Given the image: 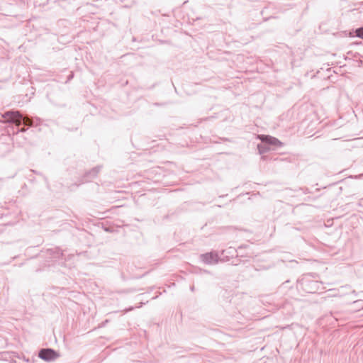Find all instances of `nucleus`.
I'll return each instance as SVG.
<instances>
[{
	"label": "nucleus",
	"instance_id": "nucleus-7",
	"mask_svg": "<svg viewBox=\"0 0 363 363\" xmlns=\"http://www.w3.org/2000/svg\"><path fill=\"white\" fill-rule=\"evenodd\" d=\"M257 149L259 154H264L269 151L270 147L269 145L266 143H263L257 145Z\"/></svg>",
	"mask_w": 363,
	"mask_h": 363
},
{
	"label": "nucleus",
	"instance_id": "nucleus-13",
	"mask_svg": "<svg viewBox=\"0 0 363 363\" xmlns=\"http://www.w3.org/2000/svg\"><path fill=\"white\" fill-rule=\"evenodd\" d=\"M190 289H191V291H194V286H191Z\"/></svg>",
	"mask_w": 363,
	"mask_h": 363
},
{
	"label": "nucleus",
	"instance_id": "nucleus-5",
	"mask_svg": "<svg viewBox=\"0 0 363 363\" xmlns=\"http://www.w3.org/2000/svg\"><path fill=\"white\" fill-rule=\"evenodd\" d=\"M262 142L263 143H267L269 145H280L281 144V142L275 138H273V137H271L269 135H262L259 136Z\"/></svg>",
	"mask_w": 363,
	"mask_h": 363
},
{
	"label": "nucleus",
	"instance_id": "nucleus-14",
	"mask_svg": "<svg viewBox=\"0 0 363 363\" xmlns=\"http://www.w3.org/2000/svg\"><path fill=\"white\" fill-rule=\"evenodd\" d=\"M72 77H73V75H72V74H71V75L69 77L68 79H71V78H72Z\"/></svg>",
	"mask_w": 363,
	"mask_h": 363
},
{
	"label": "nucleus",
	"instance_id": "nucleus-10",
	"mask_svg": "<svg viewBox=\"0 0 363 363\" xmlns=\"http://www.w3.org/2000/svg\"><path fill=\"white\" fill-rule=\"evenodd\" d=\"M26 128H21V129H19V130H18V132H22V133H24V132H26Z\"/></svg>",
	"mask_w": 363,
	"mask_h": 363
},
{
	"label": "nucleus",
	"instance_id": "nucleus-6",
	"mask_svg": "<svg viewBox=\"0 0 363 363\" xmlns=\"http://www.w3.org/2000/svg\"><path fill=\"white\" fill-rule=\"evenodd\" d=\"M100 171V167H96L86 174V180L94 178L99 172Z\"/></svg>",
	"mask_w": 363,
	"mask_h": 363
},
{
	"label": "nucleus",
	"instance_id": "nucleus-2",
	"mask_svg": "<svg viewBox=\"0 0 363 363\" xmlns=\"http://www.w3.org/2000/svg\"><path fill=\"white\" fill-rule=\"evenodd\" d=\"M59 356V354L56 351L50 348L41 349L38 353V357L47 362L55 360Z\"/></svg>",
	"mask_w": 363,
	"mask_h": 363
},
{
	"label": "nucleus",
	"instance_id": "nucleus-11",
	"mask_svg": "<svg viewBox=\"0 0 363 363\" xmlns=\"http://www.w3.org/2000/svg\"><path fill=\"white\" fill-rule=\"evenodd\" d=\"M360 302V301H353V304L356 305L358 304Z\"/></svg>",
	"mask_w": 363,
	"mask_h": 363
},
{
	"label": "nucleus",
	"instance_id": "nucleus-8",
	"mask_svg": "<svg viewBox=\"0 0 363 363\" xmlns=\"http://www.w3.org/2000/svg\"><path fill=\"white\" fill-rule=\"evenodd\" d=\"M354 35L363 39V27L355 29L354 31Z\"/></svg>",
	"mask_w": 363,
	"mask_h": 363
},
{
	"label": "nucleus",
	"instance_id": "nucleus-4",
	"mask_svg": "<svg viewBox=\"0 0 363 363\" xmlns=\"http://www.w3.org/2000/svg\"><path fill=\"white\" fill-rule=\"evenodd\" d=\"M20 112L18 111H9L2 114V117L6 119V123H11L16 121L15 117H19Z\"/></svg>",
	"mask_w": 363,
	"mask_h": 363
},
{
	"label": "nucleus",
	"instance_id": "nucleus-12",
	"mask_svg": "<svg viewBox=\"0 0 363 363\" xmlns=\"http://www.w3.org/2000/svg\"><path fill=\"white\" fill-rule=\"evenodd\" d=\"M351 292H352L353 294H354L355 296L357 295V293H356V291H355L354 290H352V291H351Z\"/></svg>",
	"mask_w": 363,
	"mask_h": 363
},
{
	"label": "nucleus",
	"instance_id": "nucleus-1",
	"mask_svg": "<svg viewBox=\"0 0 363 363\" xmlns=\"http://www.w3.org/2000/svg\"><path fill=\"white\" fill-rule=\"evenodd\" d=\"M16 118H15L16 121H11V123H14L17 126H19L21 123H23L24 125H28V126H33L35 125H38L40 123L39 118H36L35 120H34L33 118H30L28 116H23L21 113H20V116L16 117Z\"/></svg>",
	"mask_w": 363,
	"mask_h": 363
},
{
	"label": "nucleus",
	"instance_id": "nucleus-3",
	"mask_svg": "<svg viewBox=\"0 0 363 363\" xmlns=\"http://www.w3.org/2000/svg\"><path fill=\"white\" fill-rule=\"evenodd\" d=\"M200 257L201 261L207 264H217L219 261V257L218 254L213 252L202 254L201 255Z\"/></svg>",
	"mask_w": 363,
	"mask_h": 363
},
{
	"label": "nucleus",
	"instance_id": "nucleus-15",
	"mask_svg": "<svg viewBox=\"0 0 363 363\" xmlns=\"http://www.w3.org/2000/svg\"><path fill=\"white\" fill-rule=\"evenodd\" d=\"M317 284V282H316V281H312V282H311V284Z\"/></svg>",
	"mask_w": 363,
	"mask_h": 363
},
{
	"label": "nucleus",
	"instance_id": "nucleus-9",
	"mask_svg": "<svg viewBox=\"0 0 363 363\" xmlns=\"http://www.w3.org/2000/svg\"><path fill=\"white\" fill-rule=\"evenodd\" d=\"M347 288H349L347 286L340 287V289L338 290L340 296H342V295L345 294L346 292H345V289H346Z\"/></svg>",
	"mask_w": 363,
	"mask_h": 363
}]
</instances>
